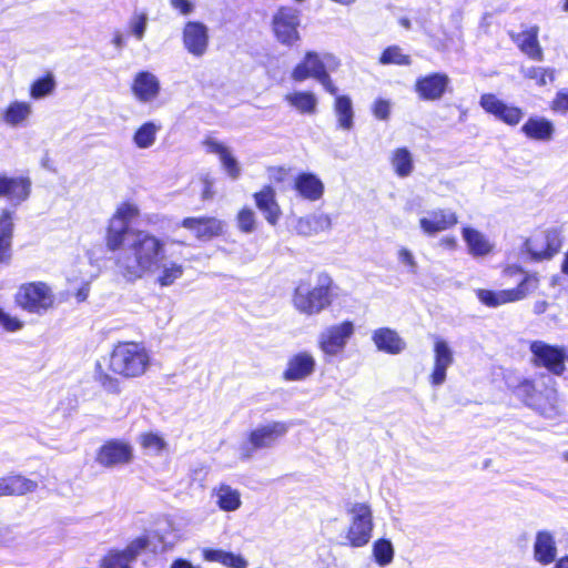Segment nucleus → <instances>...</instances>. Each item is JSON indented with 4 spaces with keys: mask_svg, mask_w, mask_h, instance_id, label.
<instances>
[{
    "mask_svg": "<svg viewBox=\"0 0 568 568\" xmlns=\"http://www.w3.org/2000/svg\"><path fill=\"white\" fill-rule=\"evenodd\" d=\"M161 90L160 81L149 71H139L131 83V91L140 102L154 100Z\"/></svg>",
    "mask_w": 568,
    "mask_h": 568,
    "instance_id": "bb28decb",
    "label": "nucleus"
},
{
    "mask_svg": "<svg viewBox=\"0 0 568 568\" xmlns=\"http://www.w3.org/2000/svg\"><path fill=\"white\" fill-rule=\"evenodd\" d=\"M301 11L292 6L282 4L271 18V30L275 40L286 47H293L301 40Z\"/></svg>",
    "mask_w": 568,
    "mask_h": 568,
    "instance_id": "0eeeda50",
    "label": "nucleus"
},
{
    "mask_svg": "<svg viewBox=\"0 0 568 568\" xmlns=\"http://www.w3.org/2000/svg\"><path fill=\"white\" fill-rule=\"evenodd\" d=\"M389 162L394 173L398 178H407L414 171V160L410 151L406 146H399L393 150Z\"/></svg>",
    "mask_w": 568,
    "mask_h": 568,
    "instance_id": "e433bc0d",
    "label": "nucleus"
},
{
    "mask_svg": "<svg viewBox=\"0 0 568 568\" xmlns=\"http://www.w3.org/2000/svg\"><path fill=\"white\" fill-rule=\"evenodd\" d=\"M55 87L54 75L48 71L30 84L29 94L32 99L39 100L51 94Z\"/></svg>",
    "mask_w": 568,
    "mask_h": 568,
    "instance_id": "79ce46f5",
    "label": "nucleus"
},
{
    "mask_svg": "<svg viewBox=\"0 0 568 568\" xmlns=\"http://www.w3.org/2000/svg\"><path fill=\"white\" fill-rule=\"evenodd\" d=\"M139 444L143 449L153 450L155 454L162 453L166 447L165 440L152 432L142 433L139 436Z\"/></svg>",
    "mask_w": 568,
    "mask_h": 568,
    "instance_id": "09e8293b",
    "label": "nucleus"
},
{
    "mask_svg": "<svg viewBox=\"0 0 568 568\" xmlns=\"http://www.w3.org/2000/svg\"><path fill=\"white\" fill-rule=\"evenodd\" d=\"M554 68L530 67L524 72V78L535 82L537 87H545L556 80Z\"/></svg>",
    "mask_w": 568,
    "mask_h": 568,
    "instance_id": "c03bdc74",
    "label": "nucleus"
},
{
    "mask_svg": "<svg viewBox=\"0 0 568 568\" xmlns=\"http://www.w3.org/2000/svg\"><path fill=\"white\" fill-rule=\"evenodd\" d=\"M203 145L205 146V150L207 153L217 154L219 158L229 150L224 144H222L211 138H206L203 141Z\"/></svg>",
    "mask_w": 568,
    "mask_h": 568,
    "instance_id": "13d9d810",
    "label": "nucleus"
},
{
    "mask_svg": "<svg viewBox=\"0 0 568 568\" xmlns=\"http://www.w3.org/2000/svg\"><path fill=\"white\" fill-rule=\"evenodd\" d=\"M354 333V323L349 320H345L338 324L326 327L320 334L317 345L325 356H336L344 351L348 339Z\"/></svg>",
    "mask_w": 568,
    "mask_h": 568,
    "instance_id": "f8f14e48",
    "label": "nucleus"
},
{
    "mask_svg": "<svg viewBox=\"0 0 568 568\" xmlns=\"http://www.w3.org/2000/svg\"><path fill=\"white\" fill-rule=\"evenodd\" d=\"M372 341L379 352L389 355L400 354L406 348L405 341L390 327H379L373 331Z\"/></svg>",
    "mask_w": 568,
    "mask_h": 568,
    "instance_id": "cd10ccee",
    "label": "nucleus"
},
{
    "mask_svg": "<svg viewBox=\"0 0 568 568\" xmlns=\"http://www.w3.org/2000/svg\"><path fill=\"white\" fill-rule=\"evenodd\" d=\"M13 233L12 213L8 210H2L0 213V265H8L11 262Z\"/></svg>",
    "mask_w": 568,
    "mask_h": 568,
    "instance_id": "c756f323",
    "label": "nucleus"
},
{
    "mask_svg": "<svg viewBox=\"0 0 568 568\" xmlns=\"http://www.w3.org/2000/svg\"><path fill=\"white\" fill-rule=\"evenodd\" d=\"M554 568H568V555H566V556H564V557L559 558V559L556 561V564H555Z\"/></svg>",
    "mask_w": 568,
    "mask_h": 568,
    "instance_id": "69168bd1",
    "label": "nucleus"
},
{
    "mask_svg": "<svg viewBox=\"0 0 568 568\" xmlns=\"http://www.w3.org/2000/svg\"><path fill=\"white\" fill-rule=\"evenodd\" d=\"M268 180L274 185L284 184L290 180L291 169L282 165L267 168Z\"/></svg>",
    "mask_w": 568,
    "mask_h": 568,
    "instance_id": "603ef678",
    "label": "nucleus"
},
{
    "mask_svg": "<svg viewBox=\"0 0 568 568\" xmlns=\"http://www.w3.org/2000/svg\"><path fill=\"white\" fill-rule=\"evenodd\" d=\"M284 100L301 114H314L317 99L311 91H295L287 93Z\"/></svg>",
    "mask_w": 568,
    "mask_h": 568,
    "instance_id": "c9c22d12",
    "label": "nucleus"
},
{
    "mask_svg": "<svg viewBox=\"0 0 568 568\" xmlns=\"http://www.w3.org/2000/svg\"><path fill=\"white\" fill-rule=\"evenodd\" d=\"M183 272L184 268L181 264L171 263L162 270L156 282L160 286H170L183 275Z\"/></svg>",
    "mask_w": 568,
    "mask_h": 568,
    "instance_id": "8fccbe9b",
    "label": "nucleus"
},
{
    "mask_svg": "<svg viewBox=\"0 0 568 568\" xmlns=\"http://www.w3.org/2000/svg\"><path fill=\"white\" fill-rule=\"evenodd\" d=\"M292 187L300 197L310 202L321 200L325 190L322 180L312 172L297 173Z\"/></svg>",
    "mask_w": 568,
    "mask_h": 568,
    "instance_id": "b1692460",
    "label": "nucleus"
},
{
    "mask_svg": "<svg viewBox=\"0 0 568 568\" xmlns=\"http://www.w3.org/2000/svg\"><path fill=\"white\" fill-rule=\"evenodd\" d=\"M511 392L529 407H536L542 397V393L537 388L535 381L531 378H523L513 387Z\"/></svg>",
    "mask_w": 568,
    "mask_h": 568,
    "instance_id": "4c0bfd02",
    "label": "nucleus"
},
{
    "mask_svg": "<svg viewBox=\"0 0 568 568\" xmlns=\"http://www.w3.org/2000/svg\"><path fill=\"white\" fill-rule=\"evenodd\" d=\"M331 227V220L325 214H308L300 217L295 231L302 236H313Z\"/></svg>",
    "mask_w": 568,
    "mask_h": 568,
    "instance_id": "473e14b6",
    "label": "nucleus"
},
{
    "mask_svg": "<svg viewBox=\"0 0 568 568\" xmlns=\"http://www.w3.org/2000/svg\"><path fill=\"white\" fill-rule=\"evenodd\" d=\"M139 214V207L129 201L118 205L105 229L104 244L108 251L116 252L123 248L129 234L134 230L130 227V223Z\"/></svg>",
    "mask_w": 568,
    "mask_h": 568,
    "instance_id": "39448f33",
    "label": "nucleus"
},
{
    "mask_svg": "<svg viewBox=\"0 0 568 568\" xmlns=\"http://www.w3.org/2000/svg\"><path fill=\"white\" fill-rule=\"evenodd\" d=\"M348 513L352 515V519L346 530L347 542L345 545L351 548L364 547L369 542L374 529L372 508L366 503H356Z\"/></svg>",
    "mask_w": 568,
    "mask_h": 568,
    "instance_id": "9d476101",
    "label": "nucleus"
},
{
    "mask_svg": "<svg viewBox=\"0 0 568 568\" xmlns=\"http://www.w3.org/2000/svg\"><path fill=\"white\" fill-rule=\"evenodd\" d=\"M0 324L7 332H17V331L21 329L23 326V324L20 320H18L17 317L10 316L7 313L4 314Z\"/></svg>",
    "mask_w": 568,
    "mask_h": 568,
    "instance_id": "bf43d9fd",
    "label": "nucleus"
},
{
    "mask_svg": "<svg viewBox=\"0 0 568 568\" xmlns=\"http://www.w3.org/2000/svg\"><path fill=\"white\" fill-rule=\"evenodd\" d=\"M524 135L535 141H549L555 133L554 123L542 116H530L521 126Z\"/></svg>",
    "mask_w": 568,
    "mask_h": 568,
    "instance_id": "2f4dec72",
    "label": "nucleus"
},
{
    "mask_svg": "<svg viewBox=\"0 0 568 568\" xmlns=\"http://www.w3.org/2000/svg\"><path fill=\"white\" fill-rule=\"evenodd\" d=\"M458 223L456 212L447 209H436L428 213V216L419 220L422 231L427 235L453 229Z\"/></svg>",
    "mask_w": 568,
    "mask_h": 568,
    "instance_id": "5701e85b",
    "label": "nucleus"
},
{
    "mask_svg": "<svg viewBox=\"0 0 568 568\" xmlns=\"http://www.w3.org/2000/svg\"><path fill=\"white\" fill-rule=\"evenodd\" d=\"M182 40L185 49L195 57H202L209 47V30L200 21H189L184 24Z\"/></svg>",
    "mask_w": 568,
    "mask_h": 568,
    "instance_id": "412c9836",
    "label": "nucleus"
},
{
    "mask_svg": "<svg viewBox=\"0 0 568 568\" xmlns=\"http://www.w3.org/2000/svg\"><path fill=\"white\" fill-rule=\"evenodd\" d=\"M128 244L123 245L114 263L119 272L128 281L142 278L161 265L165 253L162 239L145 230L135 229L129 234Z\"/></svg>",
    "mask_w": 568,
    "mask_h": 568,
    "instance_id": "f03ea898",
    "label": "nucleus"
},
{
    "mask_svg": "<svg viewBox=\"0 0 568 568\" xmlns=\"http://www.w3.org/2000/svg\"><path fill=\"white\" fill-rule=\"evenodd\" d=\"M256 209L263 214L265 221L275 226L282 217V209L272 184H264L252 195Z\"/></svg>",
    "mask_w": 568,
    "mask_h": 568,
    "instance_id": "6ab92c4d",
    "label": "nucleus"
},
{
    "mask_svg": "<svg viewBox=\"0 0 568 568\" xmlns=\"http://www.w3.org/2000/svg\"><path fill=\"white\" fill-rule=\"evenodd\" d=\"M531 364L537 368H545L554 376H562L566 371L568 355L566 347L549 344L544 341H532L529 344Z\"/></svg>",
    "mask_w": 568,
    "mask_h": 568,
    "instance_id": "6e6552de",
    "label": "nucleus"
},
{
    "mask_svg": "<svg viewBox=\"0 0 568 568\" xmlns=\"http://www.w3.org/2000/svg\"><path fill=\"white\" fill-rule=\"evenodd\" d=\"M134 458L132 445L123 439L111 438L97 449L95 462L103 468L130 464Z\"/></svg>",
    "mask_w": 568,
    "mask_h": 568,
    "instance_id": "ddd939ff",
    "label": "nucleus"
},
{
    "mask_svg": "<svg viewBox=\"0 0 568 568\" xmlns=\"http://www.w3.org/2000/svg\"><path fill=\"white\" fill-rule=\"evenodd\" d=\"M220 161L226 173L232 179H237L240 176L241 170L239 163L229 150L220 156Z\"/></svg>",
    "mask_w": 568,
    "mask_h": 568,
    "instance_id": "864d4df0",
    "label": "nucleus"
},
{
    "mask_svg": "<svg viewBox=\"0 0 568 568\" xmlns=\"http://www.w3.org/2000/svg\"><path fill=\"white\" fill-rule=\"evenodd\" d=\"M150 545L148 536L134 538L124 549L111 548L100 560V568H131L138 556Z\"/></svg>",
    "mask_w": 568,
    "mask_h": 568,
    "instance_id": "2eb2a0df",
    "label": "nucleus"
},
{
    "mask_svg": "<svg viewBox=\"0 0 568 568\" xmlns=\"http://www.w3.org/2000/svg\"><path fill=\"white\" fill-rule=\"evenodd\" d=\"M156 126L152 122H145L134 132L133 141L140 149L151 146L155 141Z\"/></svg>",
    "mask_w": 568,
    "mask_h": 568,
    "instance_id": "de8ad7c7",
    "label": "nucleus"
},
{
    "mask_svg": "<svg viewBox=\"0 0 568 568\" xmlns=\"http://www.w3.org/2000/svg\"><path fill=\"white\" fill-rule=\"evenodd\" d=\"M334 112L337 118V124L343 130H351L354 125V111L352 100L348 95L335 94Z\"/></svg>",
    "mask_w": 568,
    "mask_h": 568,
    "instance_id": "58836bf2",
    "label": "nucleus"
},
{
    "mask_svg": "<svg viewBox=\"0 0 568 568\" xmlns=\"http://www.w3.org/2000/svg\"><path fill=\"white\" fill-rule=\"evenodd\" d=\"M504 276L523 275L515 287L505 290L477 288L475 295L478 302L489 308L517 303L538 290L540 276L537 272H527L519 264H508L503 268Z\"/></svg>",
    "mask_w": 568,
    "mask_h": 568,
    "instance_id": "7ed1b4c3",
    "label": "nucleus"
},
{
    "mask_svg": "<svg viewBox=\"0 0 568 568\" xmlns=\"http://www.w3.org/2000/svg\"><path fill=\"white\" fill-rule=\"evenodd\" d=\"M509 37L521 53L534 61L544 60V50L539 42V27L531 26L521 32H510Z\"/></svg>",
    "mask_w": 568,
    "mask_h": 568,
    "instance_id": "4be33fe9",
    "label": "nucleus"
},
{
    "mask_svg": "<svg viewBox=\"0 0 568 568\" xmlns=\"http://www.w3.org/2000/svg\"><path fill=\"white\" fill-rule=\"evenodd\" d=\"M372 113L378 120H388L390 115L389 101L382 98L376 99L372 105Z\"/></svg>",
    "mask_w": 568,
    "mask_h": 568,
    "instance_id": "5fc2aeb1",
    "label": "nucleus"
},
{
    "mask_svg": "<svg viewBox=\"0 0 568 568\" xmlns=\"http://www.w3.org/2000/svg\"><path fill=\"white\" fill-rule=\"evenodd\" d=\"M30 192L31 181L28 176L0 175V197L20 204L29 197Z\"/></svg>",
    "mask_w": 568,
    "mask_h": 568,
    "instance_id": "a878e982",
    "label": "nucleus"
},
{
    "mask_svg": "<svg viewBox=\"0 0 568 568\" xmlns=\"http://www.w3.org/2000/svg\"><path fill=\"white\" fill-rule=\"evenodd\" d=\"M31 114V105L24 101L9 103L3 112V121L12 126L21 124Z\"/></svg>",
    "mask_w": 568,
    "mask_h": 568,
    "instance_id": "ea45409f",
    "label": "nucleus"
},
{
    "mask_svg": "<svg viewBox=\"0 0 568 568\" xmlns=\"http://www.w3.org/2000/svg\"><path fill=\"white\" fill-rule=\"evenodd\" d=\"M151 356L142 343L121 341L115 343L106 357V366L94 365V379L108 394L119 395L122 390L120 378L135 379L149 369Z\"/></svg>",
    "mask_w": 568,
    "mask_h": 568,
    "instance_id": "f257e3e1",
    "label": "nucleus"
},
{
    "mask_svg": "<svg viewBox=\"0 0 568 568\" xmlns=\"http://www.w3.org/2000/svg\"><path fill=\"white\" fill-rule=\"evenodd\" d=\"M556 556L557 547L554 535L548 530L537 531L534 544L535 560L547 566L555 561Z\"/></svg>",
    "mask_w": 568,
    "mask_h": 568,
    "instance_id": "7c9ffc66",
    "label": "nucleus"
},
{
    "mask_svg": "<svg viewBox=\"0 0 568 568\" xmlns=\"http://www.w3.org/2000/svg\"><path fill=\"white\" fill-rule=\"evenodd\" d=\"M288 430V425L284 422H272L261 425L247 433L246 454L250 456L253 452L272 447Z\"/></svg>",
    "mask_w": 568,
    "mask_h": 568,
    "instance_id": "dca6fc26",
    "label": "nucleus"
},
{
    "mask_svg": "<svg viewBox=\"0 0 568 568\" xmlns=\"http://www.w3.org/2000/svg\"><path fill=\"white\" fill-rule=\"evenodd\" d=\"M560 270L565 275H568V250L566 251L564 258L561 261Z\"/></svg>",
    "mask_w": 568,
    "mask_h": 568,
    "instance_id": "338daca9",
    "label": "nucleus"
},
{
    "mask_svg": "<svg viewBox=\"0 0 568 568\" xmlns=\"http://www.w3.org/2000/svg\"><path fill=\"white\" fill-rule=\"evenodd\" d=\"M291 78L296 82H303L308 78L316 79L323 88L332 95L338 92L334 84L326 65L315 51H307L303 59L293 68Z\"/></svg>",
    "mask_w": 568,
    "mask_h": 568,
    "instance_id": "9b49d317",
    "label": "nucleus"
},
{
    "mask_svg": "<svg viewBox=\"0 0 568 568\" xmlns=\"http://www.w3.org/2000/svg\"><path fill=\"white\" fill-rule=\"evenodd\" d=\"M450 83L449 77L444 72H433L416 79L414 90L423 101L440 100Z\"/></svg>",
    "mask_w": 568,
    "mask_h": 568,
    "instance_id": "a211bd4d",
    "label": "nucleus"
},
{
    "mask_svg": "<svg viewBox=\"0 0 568 568\" xmlns=\"http://www.w3.org/2000/svg\"><path fill=\"white\" fill-rule=\"evenodd\" d=\"M235 221L237 229L242 233L248 234L256 230L257 217L255 212L248 206H243L239 210Z\"/></svg>",
    "mask_w": 568,
    "mask_h": 568,
    "instance_id": "49530a36",
    "label": "nucleus"
},
{
    "mask_svg": "<svg viewBox=\"0 0 568 568\" xmlns=\"http://www.w3.org/2000/svg\"><path fill=\"white\" fill-rule=\"evenodd\" d=\"M564 243L560 227H549L524 242V252L532 262L549 261L556 256Z\"/></svg>",
    "mask_w": 568,
    "mask_h": 568,
    "instance_id": "1a4fd4ad",
    "label": "nucleus"
},
{
    "mask_svg": "<svg viewBox=\"0 0 568 568\" xmlns=\"http://www.w3.org/2000/svg\"><path fill=\"white\" fill-rule=\"evenodd\" d=\"M217 506L224 511H234L241 506V495L237 489L222 484L217 489Z\"/></svg>",
    "mask_w": 568,
    "mask_h": 568,
    "instance_id": "a19ab883",
    "label": "nucleus"
},
{
    "mask_svg": "<svg viewBox=\"0 0 568 568\" xmlns=\"http://www.w3.org/2000/svg\"><path fill=\"white\" fill-rule=\"evenodd\" d=\"M180 225L189 230L201 242L213 241L226 233V223L211 215L187 216L181 221Z\"/></svg>",
    "mask_w": 568,
    "mask_h": 568,
    "instance_id": "4468645a",
    "label": "nucleus"
},
{
    "mask_svg": "<svg viewBox=\"0 0 568 568\" xmlns=\"http://www.w3.org/2000/svg\"><path fill=\"white\" fill-rule=\"evenodd\" d=\"M204 560L219 562L227 568H246L247 561L239 554L225 551L223 549L205 548L202 551Z\"/></svg>",
    "mask_w": 568,
    "mask_h": 568,
    "instance_id": "f704fd0d",
    "label": "nucleus"
},
{
    "mask_svg": "<svg viewBox=\"0 0 568 568\" xmlns=\"http://www.w3.org/2000/svg\"><path fill=\"white\" fill-rule=\"evenodd\" d=\"M399 256H400L402 261L405 262L406 264H408V265L414 264V257L408 250L402 248L399 251Z\"/></svg>",
    "mask_w": 568,
    "mask_h": 568,
    "instance_id": "0e129e2a",
    "label": "nucleus"
},
{
    "mask_svg": "<svg viewBox=\"0 0 568 568\" xmlns=\"http://www.w3.org/2000/svg\"><path fill=\"white\" fill-rule=\"evenodd\" d=\"M373 556L375 561L381 566H386L394 558V548L388 539H377L373 544Z\"/></svg>",
    "mask_w": 568,
    "mask_h": 568,
    "instance_id": "a18cd8bd",
    "label": "nucleus"
},
{
    "mask_svg": "<svg viewBox=\"0 0 568 568\" xmlns=\"http://www.w3.org/2000/svg\"><path fill=\"white\" fill-rule=\"evenodd\" d=\"M378 62L383 65H410L412 58L409 54L404 53L400 47L394 44L386 47L382 51Z\"/></svg>",
    "mask_w": 568,
    "mask_h": 568,
    "instance_id": "37998d69",
    "label": "nucleus"
},
{
    "mask_svg": "<svg viewBox=\"0 0 568 568\" xmlns=\"http://www.w3.org/2000/svg\"><path fill=\"white\" fill-rule=\"evenodd\" d=\"M549 304L547 301H537L534 303V313L537 315L544 314Z\"/></svg>",
    "mask_w": 568,
    "mask_h": 568,
    "instance_id": "e2e57ef3",
    "label": "nucleus"
},
{
    "mask_svg": "<svg viewBox=\"0 0 568 568\" xmlns=\"http://www.w3.org/2000/svg\"><path fill=\"white\" fill-rule=\"evenodd\" d=\"M454 355L448 344L437 338L434 343V366L429 375V382L434 386L443 384L446 379V371L453 364Z\"/></svg>",
    "mask_w": 568,
    "mask_h": 568,
    "instance_id": "393cba45",
    "label": "nucleus"
},
{
    "mask_svg": "<svg viewBox=\"0 0 568 568\" xmlns=\"http://www.w3.org/2000/svg\"><path fill=\"white\" fill-rule=\"evenodd\" d=\"M145 27L146 17L144 14H136L131 23V31L139 40L143 38Z\"/></svg>",
    "mask_w": 568,
    "mask_h": 568,
    "instance_id": "4d7b16f0",
    "label": "nucleus"
},
{
    "mask_svg": "<svg viewBox=\"0 0 568 568\" xmlns=\"http://www.w3.org/2000/svg\"><path fill=\"white\" fill-rule=\"evenodd\" d=\"M462 235L467 244L468 252L475 257L486 256L493 251V245L486 236L476 229L464 226Z\"/></svg>",
    "mask_w": 568,
    "mask_h": 568,
    "instance_id": "72a5a7b5",
    "label": "nucleus"
},
{
    "mask_svg": "<svg viewBox=\"0 0 568 568\" xmlns=\"http://www.w3.org/2000/svg\"><path fill=\"white\" fill-rule=\"evenodd\" d=\"M112 42H113V44H114L116 48H121V47L123 45V43H124L122 34H121V33H119V32H118V33H115V34H114V37H113V39H112Z\"/></svg>",
    "mask_w": 568,
    "mask_h": 568,
    "instance_id": "774afa93",
    "label": "nucleus"
},
{
    "mask_svg": "<svg viewBox=\"0 0 568 568\" xmlns=\"http://www.w3.org/2000/svg\"><path fill=\"white\" fill-rule=\"evenodd\" d=\"M479 105L486 113L509 126L518 125L524 119L521 108L507 104L494 93H483L479 98Z\"/></svg>",
    "mask_w": 568,
    "mask_h": 568,
    "instance_id": "f3484780",
    "label": "nucleus"
},
{
    "mask_svg": "<svg viewBox=\"0 0 568 568\" xmlns=\"http://www.w3.org/2000/svg\"><path fill=\"white\" fill-rule=\"evenodd\" d=\"M54 303L52 288L42 281L23 283L14 294V304L31 314H43L52 308Z\"/></svg>",
    "mask_w": 568,
    "mask_h": 568,
    "instance_id": "423d86ee",
    "label": "nucleus"
},
{
    "mask_svg": "<svg viewBox=\"0 0 568 568\" xmlns=\"http://www.w3.org/2000/svg\"><path fill=\"white\" fill-rule=\"evenodd\" d=\"M315 367L316 361L311 353L297 352L288 357L282 378L286 382L304 381L313 375Z\"/></svg>",
    "mask_w": 568,
    "mask_h": 568,
    "instance_id": "aec40b11",
    "label": "nucleus"
},
{
    "mask_svg": "<svg viewBox=\"0 0 568 568\" xmlns=\"http://www.w3.org/2000/svg\"><path fill=\"white\" fill-rule=\"evenodd\" d=\"M38 488V483L21 474H10L0 477V497L3 496H23L33 493Z\"/></svg>",
    "mask_w": 568,
    "mask_h": 568,
    "instance_id": "c85d7f7f",
    "label": "nucleus"
},
{
    "mask_svg": "<svg viewBox=\"0 0 568 568\" xmlns=\"http://www.w3.org/2000/svg\"><path fill=\"white\" fill-rule=\"evenodd\" d=\"M90 293V284L84 282L77 291H75V300L78 303H83L87 301Z\"/></svg>",
    "mask_w": 568,
    "mask_h": 568,
    "instance_id": "680f3d73",
    "label": "nucleus"
},
{
    "mask_svg": "<svg viewBox=\"0 0 568 568\" xmlns=\"http://www.w3.org/2000/svg\"><path fill=\"white\" fill-rule=\"evenodd\" d=\"M171 4L182 14H189L193 10V4L189 0H171Z\"/></svg>",
    "mask_w": 568,
    "mask_h": 568,
    "instance_id": "052dcab7",
    "label": "nucleus"
},
{
    "mask_svg": "<svg viewBox=\"0 0 568 568\" xmlns=\"http://www.w3.org/2000/svg\"><path fill=\"white\" fill-rule=\"evenodd\" d=\"M334 288V281L326 272L317 273L314 283L311 280H301L293 291V306L308 316L320 314L331 306Z\"/></svg>",
    "mask_w": 568,
    "mask_h": 568,
    "instance_id": "20e7f679",
    "label": "nucleus"
},
{
    "mask_svg": "<svg viewBox=\"0 0 568 568\" xmlns=\"http://www.w3.org/2000/svg\"><path fill=\"white\" fill-rule=\"evenodd\" d=\"M549 109L554 113L567 114L568 113V90L561 89L556 92L554 99L549 103Z\"/></svg>",
    "mask_w": 568,
    "mask_h": 568,
    "instance_id": "3c124183",
    "label": "nucleus"
},
{
    "mask_svg": "<svg viewBox=\"0 0 568 568\" xmlns=\"http://www.w3.org/2000/svg\"><path fill=\"white\" fill-rule=\"evenodd\" d=\"M201 182H202V191H201V195H200L201 200L202 201L212 200L215 195L213 180L210 176L204 175L201 178Z\"/></svg>",
    "mask_w": 568,
    "mask_h": 568,
    "instance_id": "6e6d98bb",
    "label": "nucleus"
}]
</instances>
